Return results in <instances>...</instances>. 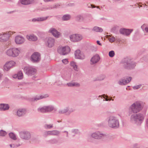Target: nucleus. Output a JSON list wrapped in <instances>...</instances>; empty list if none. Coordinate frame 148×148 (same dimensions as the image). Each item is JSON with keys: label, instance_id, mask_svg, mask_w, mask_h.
Segmentation results:
<instances>
[{"label": "nucleus", "instance_id": "obj_6", "mask_svg": "<svg viewBox=\"0 0 148 148\" xmlns=\"http://www.w3.org/2000/svg\"><path fill=\"white\" fill-rule=\"evenodd\" d=\"M24 70L26 73L31 76L35 75L36 72L35 68L31 67H25L24 68Z\"/></svg>", "mask_w": 148, "mask_h": 148}, {"label": "nucleus", "instance_id": "obj_41", "mask_svg": "<svg viewBox=\"0 0 148 148\" xmlns=\"http://www.w3.org/2000/svg\"><path fill=\"white\" fill-rule=\"evenodd\" d=\"M71 16L69 14H65V21L69 20L71 18Z\"/></svg>", "mask_w": 148, "mask_h": 148}, {"label": "nucleus", "instance_id": "obj_49", "mask_svg": "<svg viewBox=\"0 0 148 148\" xmlns=\"http://www.w3.org/2000/svg\"><path fill=\"white\" fill-rule=\"evenodd\" d=\"M67 85L69 87H72V83H69L67 84Z\"/></svg>", "mask_w": 148, "mask_h": 148}, {"label": "nucleus", "instance_id": "obj_32", "mask_svg": "<svg viewBox=\"0 0 148 148\" xmlns=\"http://www.w3.org/2000/svg\"><path fill=\"white\" fill-rule=\"evenodd\" d=\"M76 19L78 21H83L84 18L82 16L79 15L76 17Z\"/></svg>", "mask_w": 148, "mask_h": 148}, {"label": "nucleus", "instance_id": "obj_20", "mask_svg": "<svg viewBox=\"0 0 148 148\" xmlns=\"http://www.w3.org/2000/svg\"><path fill=\"white\" fill-rule=\"evenodd\" d=\"M47 41L49 47H51L54 45L55 42L54 39L51 38H49L47 39Z\"/></svg>", "mask_w": 148, "mask_h": 148}, {"label": "nucleus", "instance_id": "obj_2", "mask_svg": "<svg viewBox=\"0 0 148 148\" xmlns=\"http://www.w3.org/2000/svg\"><path fill=\"white\" fill-rule=\"evenodd\" d=\"M145 115L143 114L139 113L132 114L131 116V121L137 125H140L143 121Z\"/></svg>", "mask_w": 148, "mask_h": 148}, {"label": "nucleus", "instance_id": "obj_37", "mask_svg": "<svg viewBox=\"0 0 148 148\" xmlns=\"http://www.w3.org/2000/svg\"><path fill=\"white\" fill-rule=\"evenodd\" d=\"M9 136L10 138L14 140L16 139V137L15 135L12 133H10L9 134Z\"/></svg>", "mask_w": 148, "mask_h": 148}, {"label": "nucleus", "instance_id": "obj_25", "mask_svg": "<svg viewBox=\"0 0 148 148\" xmlns=\"http://www.w3.org/2000/svg\"><path fill=\"white\" fill-rule=\"evenodd\" d=\"M103 97L104 99H105L103 100V101H110L111 100H112V101H113L114 99H112V97L110 98L107 95H106L105 94H103L102 95H99V97Z\"/></svg>", "mask_w": 148, "mask_h": 148}, {"label": "nucleus", "instance_id": "obj_35", "mask_svg": "<svg viewBox=\"0 0 148 148\" xmlns=\"http://www.w3.org/2000/svg\"><path fill=\"white\" fill-rule=\"evenodd\" d=\"M46 107L47 112L51 111L54 109L53 107L51 106H46Z\"/></svg>", "mask_w": 148, "mask_h": 148}, {"label": "nucleus", "instance_id": "obj_62", "mask_svg": "<svg viewBox=\"0 0 148 148\" xmlns=\"http://www.w3.org/2000/svg\"><path fill=\"white\" fill-rule=\"evenodd\" d=\"M104 77H103V78H102V79H99V80H103V79H104Z\"/></svg>", "mask_w": 148, "mask_h": 148}, {"label": "nucleus", "instance_id": "obj_53", "mask_svg": "<svg viewBox=\"0 0 148 148\" xmlns=\"http://www.w3.org/2000/svg\"><path fill=\"white\" fill-rule=\"evenodd\" d=\"M69 62L68 59L65 58V64H67Z\"/></svg>", "mask_w": 148, "mask_h": 148}, {"label": "nucleus", "instance_id": "obj_43", "mask_svg": "<svg viewBox=\"0 0 148 148\" xmlns=\"http://www.w3.org/2000/svg\"><path fill=\"white\" fill-rule=\"evenodd\" d=\"M112 31L114 32H117V30L116 27H113L111 29Z\"/></svg>", "mask_w": 148, "mask_h": 148}, {"label": "nucleus", "instance_id": "obj_34", "mask_svg": "<svg viewBox=\"0 0 148 148\" xmlns=\"http://www.w3.org/2000/svg\"><path fill=\"white\" fill-rule=\"evenodd\" d=\"M38 111L42 112H47L46 106H45L38 109Z\"/></svg>", "mask_w": 148, "mask_h": 148}, {"label": "nucleus", "instance_id": "obj_10", "mask_svg": "<svg viewBox=\"0 0 148 148\" xmlns=\"http://www.w3.org/2000/svg\"><path fill=\"white\" fill-rule=\"evenodd\" d=\"M106 135L105 134L101 133L99 132H97L92 133L91 135L92 137L95 139H101Z\"/></svg>", "mask_w": 148, "mask_h": 148}, {"label": "nucleus", "instance_id": "obj_60", "mask_svg": "<svg viewBox=\"0 0 148 148\" xmlns=\"http://www.w3.org/2000/svg\"><path fill=\"white\" fill-rule=\"evenodd\" d=\"M10 146L11 147H12V145H10Z\"/></svg>", "mask_w": 148, "mask_h": 148}, {"label": "nucleus", "instance_id": "obj_33", "mask_svg": "<svg viewBox=\"0 0 148 148\" xmlns=\"http://www.w3.org/2000/svg\"><path fill=\"white\" fill-rule=\"evenodd\" d=\"M59 133V132L57 131H49L48 134L51 135H57Z\"/></svg>", "mask_w": 148, "mask_h": 148}, {"label": "nucleus", "instance_id": "obj_17", "mask_svg": "<svg viewBox=\"0 0 148 148\" xmlns=\"http://www.w3.org/2000/svg\"><path fill=\"white\" fill-rule=\"evenodd\" d=\"M132 79L131 77H129L126 78V79H122L118 82V84L121 85H123L130 82Z\"/></svg>", "mask_w": 148, "mask_h": 148}, {"label": "nucleus", "instance_id": "obj_59", "mask_svg": "<svg viewBox=\"0 0 148 148\" xmlns=\"http://www.w3.org/2000/svg\"><path fill=\"white\" fill-rule=\"evenodd\" d=\"M64 61H65V60H62V62H63V63H64Z\"/></svg>", "mask_w": 148, "mask_h": 148}, {"label": "nucleus", "instance_id": "obj_29", "mask_svg": "<svg viewBox=\"0 0 148 148\" xmlns=\"http://www.w3.org/2000/svg\"><path fill=\"white\" fill-rule=\"evenodd\" d=\"M92 30L96 32H102L103 31V29L101 27L95 26L93 28Z\"/></svg>", "mask_w": 148, "mask_h": 148}, {"label": "nucleus", "instance_id": "obj_30", "mask_svg": "<svg viewBox=\"0 0 148 148\" xmlns=\"http://www.w3.org/2000/svg\"><path fill=\"white\" fill-rule=\"evenodd\" d=\"M73 111V110L71 108H70L68 107L66 108L65 109V115H69L71 112Z\"/></svg>", "mask_w": 148, "mask_h": 148}, {"label": "nucleus", "instance_id": "obj_45", "mask_svg": "<svg viewBox=\"0 0 148 148\" xmlns=\"http://www.w3.org/2000/svg\"><path fill=\"white\" fill-rule=\"evenodd\" d=\"M79 132V130L77 129L74 130L72 131V133H73L77 134Z\"/></svg>", "mask_w": 148, "mask_h": 148}, {"label": "nucleus", "instance_id": "obj_22", "mask_svg": "<svg viewBox=\"0 0 148 148\" xmlns=\"http://www.w3.org/2000/svg\"><path fill=\"white\" fill-rule=\"evenodd\" d=\"M27 38L30 41H36L37 40V37L34 35H27Z\"/></svg>", "mask_w": 148, "mask_h": 148}, {"label": "nucleus", "instance_id": "obj_31", "mask_svg": "<svg viewBox=\"0 0 148 148\" xmlns=\"http://www.w3.org/2000/svg\"><path fill=\"white\" fill-rule=\"evenodd\" d=\"M18 75V79H22L23 77V74L22 72L20 71L17 73Z\"/></svg>", "mask_w": 148, "mask_h": 148}, {"label": "nucleus", "instance_id": "obj_39", "mask_svg": "<svg viewBox=\"0 0 148 148\" xmlns=\"http://www.w3.org/2000/svg\"><path fill=\"white\" fill-rule=\"evenodd\" d=\"M6 134V132L3 130H1L0 131V136H5Z\"/></svg>", "mask_w": 148, "mask_h": 148}, {"label": "nucleus", "instance_id": "obj_11", "mask_svg": "<svg viewBox=\"0 0 148 148\" xmlns=\"http://www.w3.org/2000/svg\"><path fill=\"white\" fill-rule=\"evenodd\" d=\"M75 58L80 59H83L85 58V56L81 53L80 50H77L75 53Z\"/></svg>", "mask_w": 148, "mask_h": 148}, {"label": "nucleus", "instance_id": "obj_9", "mask_svg": "<svg viewBox=\"0 0 148 148\" xmlns=\"http://www.w3.org/2000/svg\"><path fill=\"white\" fill-rule=\"evenodd\" d=\"M70 40L73 42H78L81 40L82 37L81 35L79 34H74L70 36Z\"/></svg>", "mask_w": 148, "mask_h": 148}, {"label": "nucleus", "instance_id": "obj_7", "mask_svg": "<svg viewBox=\"0 0 148 148\" xmlns=\"http://www.w3.org/2000/svg\"><path fill=\"white\" fill-rule=\"evenodd\" d=\"M16 64V62L13 61L7 62L4 66V70L5 71H8L11 68L14 66Z\"/></svg>", "mask_w": 148, "mask_h": 148}, {"label": "nucleus", "instance_id": "obj_13", "mask_svg": "<svg viewBox=\"0 0 148 148\" xmlns=\"http://www.w3.org/2000/svg\"><path fill=\"white\" fill-rule=\"evenodd\" d=\"M31 60L33 62H37L40 59V55L37 52L34 53L31 56Z\"/></svg>", "mask_w": 148, "mask_h": 148}, {"label": "nucleus", "instance_id": "obj_57", "mask_svg": "<svg viewBox=\"0 0 148 148\" xmlns=\"http://www.w3.org/2000/svg\"><path fill=\"white\" fill-rule=\"evenodd\" d=\"M65 133H66V136L67 137L68 136V132H66V131H65Z\"/></svg>", "mask_w": 148, "mask_h": 148}, {"label": "nucleus", "instance_id": "obj_28", "mask_svg": "<svg viewBox=\"0 0 148 148\" xmlns=\"http://www.w3.org/2000/svg\"><path fill=\"white\" fill-rule=\"evenodd\" d=\"M47 18V17H40L36 19L34 18L32 20V21L33 22H35L36 21H42L45 20Z\"/></svg>", "mask_w": 148, "mask_h": 148}, {"label": "nucleus", "instance_id": "obj_54", "mask_svg": "<svg viewBox=\"0 0 148 148\" xmlns=\"http://www.w3.org/2000/svg\"><path fill=\"white\" fill-rule=\"evenodd\" d=\"M146 125L147 127L148 128V118L146 120Z\"/></svg>", "mask_w": 148, "mask_h": 148}, {"label": "nucleus", "instance_id": "obj_27", "mask_svg": "<svg viewBox=\"0 0 148 148\" xmlns=\"http://www.w3.org/2000/svg\"><path fill=\"white\" fill-rule=\"evenodd\" d=\"M70 65L71 66L73 67L75 71H77V66L75 62H71L70 63Z\"/></svg>", "mask_w": 148, "mask_h": 148}, {"label": "nucleus", "instance_id": "obj_16", "mask_svg": "<svg viewBox=\"0 0 148 148\" xmlns=\"http://www.w3.org/2000/svg\"><path fill=\"white\" fill-rule=\"evenodd\" d=\"M49 32L56 38H59L61 36L60 33L58 32L54 28H51L49 30Z\"/></svg>", "mask_w": 148, "mask_h": 148}, {"label": "nucleus", "instance_id": "obj_8", "mask_svg": "<svg viewBox=\"0 0 148 148\" xmlns=\"http://www.w3.org/2000/svg\"><path fill=\"white\" fill-rule=\"evenodd\" d=\"M12 34H13V33L11 32H6L5 34L2 33V34H0V41L4 42L8 40L10 36Z\"/></svg>", "mask_w": 148, "mask_h": 148}, {"label": "nucleus", "instance_id": "obj_52", "mask_svg": "<svg viewBox=\"0 0 148 148\" xmlns=\"http://www.w3.org/2000/svg\"><path fill=\"white\" fill-rule=\"evenodd\" d=\"M59 113H64V110H62V111L61 110H60L59 111Z\"/></svg>", "mask_w": 148, "mask_h": 148}, {"label": "nucleus", "instance_id": "obj_12", "mask_svg": "<svg viewBox=\"0 0 148 148\" xmlns=\"http://www.w3.org/2000/svg\"><path fill=\"white\" fill-rule=\"evenodd\" d=\"M133 30L132 29H121L119 30V32L121 34L128 36L130 35Z\"/></svg>", "mask_w": 148, "mask_h": 148}, {"label": "nucleus", "instance_id": "obj_61", "mask_svg": "<svg viewBox=\"0 0 148 148\" xmlns=\"http://www.w3.org/2000/svg\"><path fill=\"white\" fill-rule=\"evenodd\" d=\"M91 6H92V8H94V5H91Z\"/></svg>", "mask_w": 148, "mask_h": 148}, {"label": "nucleus", "instance_id": "obj_19", "mask_svg": "<svg viewBox=\"0 0 148 148\" xmlns=\"http://www.w3.org/2000/svg\"><path fill=\"white\" fill-rule=\"evenodd\" d=\"M48 97L49 95H38L36 96L34 98H32L31 100L32 101H37L38 100L46 98Z\"/></svg>", "mask_w": 148, "mask_h": 148}, {"label": "nucleus", "instance_id": "obj_23", "mask_svg": "<svg viewBox=\"0 0 148 148\" xmlns=\"http://www.w3.org/2000/svg\"><path fill=\"white\" fill-rule=\"evenodd\" d=\"M58 52L61 55L65 54V47L64 46L59 47L58 49Z\"/></svg>", "mask_w": 148, "mask_h": 148}, {"label": "nucleus", "instance_id": "obj_47", "mask_svg": "<svg viewBox=\"0 0 148 148\" xmlns=\"http://www.w3.org/2000/svg\"><path fill=\"white\" fill-rule=\"evenodd\" d=\"M12 77L14 78V79H16L17 78H18L17 74L13 75L12 76Z\"/></svg>", "mask_w": 148, "mask_h": 148}, {"label": "nucleus", "instance_id": "obj_5", "mask_svg": "<svg viewBox=\"0 0 148 148\" xmlns=\"http://www.w3.org/2000/svg\"><path fill=\"white\" fill-rule=\"evenodd\" d=\"M20 52V48L13 47L8 49L6 52V54L9 56L16 57L18 56Z\"/></svg>", "mask_w": 148, "mask_h": 148}, {"label": "nucleus", "instance_id": "obj_3", "mask_svg": "<svg viewBox=\"0 0 148 148\" xmlns=\"http://www.w3.org/2000/svg\"><path fill=\"white\" fill-rule=\"evenodd\" d=\"M143 107L141 103L138 102H136L132 104L129 108V112L130 114L132 113H137L142 110Z\"/></svg>", "mask_w": 148, "mask_h": 148}, {"label": "nucleus", "instance_id": "obj_21", "mask_svg": "<svg viewBox=\"0 0 148 148\" xmlns=\"http://www.w3.org/2000/svg\"><path fill=\"white\" fill-rule=\"evenodd\" d=\"M9 108V105L7 104H0V110H5L8 109Z\"/></svg>", "mask_w": 148, "mask_h": 148}, {"label": "nucleus", "instance_id": "obj_56", "mask_svg": "<svg viewBox=\"0 0 148 148\" xmlns=\"http://www.w3.org/2000/svg\"><path fill=\"white\" fill-rule=\"evenodd\" d=\"M59 5L58 4L56 5L54 7V8H57L58 7Z\"/></svg>", "mask_w": 148, "mask_h": 148}, {"label": "nucleus", "instance_id": "obj_36", "mask_svg": "<svg viewBox=\"0 0 148 148\" xmlns=\"http://www.w3.org/2000/svg\"><path fill=\"white\" fill-rule=\"evenodd\" d=\"M71 51V49L68 46H65V55L69 53Z\"/></svg>", "mask_w": 148, "mask_h": 148}, {"label": "nucleus", "instance_id": "obj_4", "mask_svg": "<svg viewBox=\"0 0 148 148\" xmlns=\"http://www.w3.org/2000/svg\"><path fill=\"white\" fill-rule=\"evenodd\" d=\"M108 122V126L110 127L116 129L119 127V121L115 116H110L109 118Z\"/></svg>", "mask_w": 148, "mask_h": 148}, {"label": "nucleus", "instance_id": "obj_1", "mask_svg": "<svg viewBox=\"0 0 148 148\" xmlns=\"http://www.w3.org/2000/svg\"><path fill=\"white\" fill-rule=\"evenodd\" d=\"M121 63L123 64V67L127 69H133L136 66V63L132 59L128 57L123 58Z\"/></svg>", "mask_w": 148, "mask_h": 148}, {"label": "nucleus", "instance_id": "obj_24", "mask_svg": "<svg viewBox=\"0 0 148 148\" xmlns=\"http://www.w3.org/2000/svg\"><path fill=\"white\" fill-rule=\"evenodd\" d=\"M34 0H21V3L24 5H27L32 3Z\"/></svg>", "mask_w": 148, "mask_h": 148}, {"label": "nucleus", "instance_id": "obj_14", "mask_svg": "<svg viewBox=\"0 0 148 148\" xmlns=\"http://www.w3.org/2000/svg\"><path fill=\"white\" fill-rule=\"evenodd\" d=\"M100 57L98 54L94 56L90 59V64L93 65L98 62L100 59Z\"/></svg>", "mask_w": 148, "mask_h": 148}, {"label": "nucleus", "instance_id": "obj_18", "mask_svg": "<svg viewBox=\"0 0 148 148\" xmlns=\"http://www.w3.org/2000/svg\"><path fill=\"white\" fill-rule=\"evenodd\" d=\"M24 38L22 36H17L16 37L15 41L17 44H21L23 43L24 42Z\"/></svg>", "mask_w": 148, "mask_h": 148}, {"label": "nucleus", "instance_id": "obj_63", "mask_svg": "<svg viewBox=\"0 0 148 148\" xmlns=\"http://www.w3.org/2000/svg\"><path fill=\"white\" fill-rule=\"evenodd\" d=\"M69 5L71 6V5H72V4H69Z\"/></svg>", "mask_w": 148, "mask_h": 148}, {"label": "nucleus", "instance_id": "obj_38", "mask_svg": "<svg viewBox=\"0 0 148 148\" xmlns=\"http://www.w3.org/2000/svg\"><path fill=\"white\" fill-rule=\"evenodd\" d=\"M115 53L113 51H111L109 53V56L110 57H113L114 56Z\"/></svg>", "mask_w": 148, "mask_h": 148}, {"label": "nucleus", "instance_id": "obj_64", "mask_svg": "<svg viewBox=\"0 0 148 148\" xmlns=\"http://www.w3.org/2000/svg\"><path fill=\"white\" fill-rule=\"evenodd\" d=\"M138 148H140V147H138Z\"/></svg>", "mask_w": 148, "mask_h": 148}, {"label": "nucleus", "instance_id": "obj_50", "mask_svg": "<svg viewBox=\"0 0 148 148\" xmlns=\"http://www.w3.org/2000/svg\"><path fill=\"white\" fill-rule=\"evenodd\" d=\"M97 43L98 45H99L100 46H101L102 44L101 43H100V41L99 40H97Z\"/></svg>", "mask_w": 148, "mask_h": 148}, {"label": "nucleus", "instance_id": "obj_58", "mask_svg": "<svg viewBox=\"0 0 148 148\" xmlns=\"http://www.w3.org/2000/svg\"><path fill=\"white\" fill-rule=\"evenodd\" d=\"M63 20L64 21L65 20V17H64V16H63L62 18Z\"/></svg>", "mask_w": 148, "mask_h": 148}, {"label": "nucleus", "instance_id": "obj_40", "mask_svg": "<svg viewBox=\"0 0 148 148\" xmlns=\"http://www.w3.org/2000/svg\"><path fill=\"white\" fill-rule=\"evenodd\" d=\"M72 86H76L77 87H79L80 86V84L77 83L76 82H72Z\"/></svg>", "mask_w": 148, "mask_h": 148}, {"label": "nucleus", "instance_id": "obj_51", "mask_svg": "<svg viewBox=\"0 0 148 148\" xmlns=\"http://www.w3.org/2000/svg\"><path fill=\"white\" fill-rule=\"evenodd\" d=\"M45 2H48L49 1H53V0H43Z\"/></svg>", "mask_w": 148, "mask_h": 148}, {"label": "nucleus", "instance_id": "obj_46", "mask_svg": "<svg viewBox=\"0 0 148 148\" xmlns=\"http://www.w3.org/2000/svg\"><path fill=\"white\" fill-rule=\"evenodd\" d=\"M52 127V125H46L45 126V127L47 128H49Z\"/></svg>", "mask_w": 148, "mask_h": 148}, {"label": "nucleus", "instance_id": "obj_55", "mask_svg": "<svg viewBox=\"0 0 148 148\" xmlns=\"http://www.w3.org/2000/svg\"><path fill=\"white\" fill-rule=\"evenodd\" d=\"M145 30L147 32H148V27H146L145 28Z\"/></svg>", "mask_w": 148, "mask_h": 148}, {"label": "nucleus", "instance_id": "obj_26", "mask_svg": "<svg viewBox=\"0 0 148 148\" xmlns=\"http://www.w3.org/2000/svg\"><path fill=\"white\" fill-rule=\"evenodd\" d=\"M25 113V110L23 109H20L17 111V115L18 116H21Z\"/></svg>", "mask_w": 148, "mask_h": 148}, {"label": "nucleus", "instance_id": "obj_44", "mask_svg": "<svg viewBox=\"0 0 148 148\" xmlns=\"http://www.w3.org/2000/svg\"><path fill=\"white\" fill-rule=\"evenodd\" d=\"M115 40V38L114 37H112L110 38L109 41L111 42H113Z\"/></svg>", "mask_w": 148, "mask_h": 148}, {"label": "nucleus", "instance_id": "obj_48", "mask_svg": "<svg viewBox=\"0 0 148 148\" xmlns=\"http://www.w3.org/2000/svg\"><path fill=\"white\" fill-rule=\"evenodd\" d=\"M138 144H134L133 146V147L132 148H138Z\"/></svg>", "mask_w": 148, "mask_h": 148}, {"label": "nucleus", "instance_id": "obj_15", "mask_svg": "<svg viewBox=\"0 0 148 148\" xmlns=\"http://www.w3.org/2000/svg\"><path fill=\"white\" fill-rule=\"evenodd\" d=\"M20 136L21 138L26 140L29 139L31 137L30 133L27 132H21Z\"/></svg>", "mask_w": 148, "mask_h": 148}, {"label": "nucleus", "instance_id": "obj_42", "mask_svg": "<svg viewBox=\"0 0 148 148\" xmlns=\"http://www.w3.org/2000/svg\"><path fill=\"white\" fill-rule=\"evenodd\" d=\"M141 85H139L136 86H135L133 87V89H137L139 88L141 86Z\"/></svg>", "mask_w": 148, "mask_h": 148}]
</instances>
